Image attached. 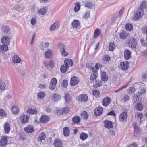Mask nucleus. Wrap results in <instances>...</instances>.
<instances>
[{
    "mask_svg": "<svg viewBox=\"0 0 147 147\" xmlns=\"http://www.w3.org/2000/svg\"><path fill=\"white\" fill-rule=\"evenodd\" d=\"M127 116V114L125 112L121 113L120 115L119 119L121 122H124L126 121V119Z\"/></svg>",
    "mask_w": 147,
    "mask_h": 147,
    "instance_id": "nucleus-7",
    "label": "nucleus"
},
{
    "mask_svg": "<svg viewBox=\"0 0 147 147\" xmlns=\"http://www.w3.org/2000/svg\"><path fill=\"white\" fill-rule=\"evenodd\" d=\"M63 134L65 136H68L69 134L70 129L68 127H65L63 128Z\"/></svg>",
    "mask_w": 147,
    "mask_h": 147,
    "instance_id": "nucleus-34",
    "label": "nucleus"
},
{
    "mask_svg": "<svg viewBox=\"0 0 147 147\" xmlns=\"http://www.w3.org/2000/svg\"><path fill=\"white\" fill-rule=\"evenodd\" d=\"M49 119V118L45 115H42L40 119V121L42 123H46Z\"/></svg>",
    "mask_w": 147,
    "mask_h": 147,
    "instance_id": "nucleus-26",
    "label": "nucleus"
},
{
    "mask_svg": "<svg viewBox=\"0 0 147 147\" xmlns=\"http://www.w3.org/2000/svg\"><path fill=\"white\" fill-rule=\"evenodd\" d=\"M6 115V113L4 110L2 109H0V116L5 117Z\"/></svg>",
    "mask_w": 147,
    "mask_h": 147,
    "instance_id": "nucleus-56",
    "label": "nucleus"
},
{
    "mask_svg": "<svg viewBox=\"0 0 147 147\" xmlns=\"http://www.w3.org/2000/svg\"><path fill=\"white\" fill-rule=\"evenodd\" d=\"M45 94L43 92L41 91L37 94V98L38 100H41L44 99L45 97Z\"/></svg>",
    "mask_w": 147,
    "mask_h": 147,
    "instance_id": "nucleus-29",
    "label": "nucleus"
},
{
    "mask_svg": "<svg viewBox=\"0 0 147 147\" xmlns=\"http://www.w3.org/2000/svg\"><path fill=\"white\" fill-rule=\"evenodd\" d=\"M143 117V114L141 113L137 112L135 114V117L138 119H140V122L141 121V119Z\"/></svg>",
    "mask_w": 147,
    "mask_h": 147,
    "instance_id": "nucleus-40",
    "label": "nucleus"
},
{
    "mask_svg": "<svg viewBox=\"0 0 147 147\" xmlns=\"http://www.w3.org/2000/svg\"><path fill=\"white\" fill-rule=\"evenodd\" d=\"M64 63L68 67L72 66L73 64V61L70 59H65L64 61Z\"/></svg>",
    "mask_w": 147,
    "mask_h": 147,
    "instance_id": "nucleus-24",
    "label": "nucleus"
},
{
    "mask_svg": "<svg viewBox=\"0 0 147 147\" xmlns=\"http://www.w3.org/2000/svg\"><path fill=\"white\" fill-rule=\"evenodd\" d=\"M127 43L128 44L129 47H131L133 49L136 48L137 45V41L135 39L131 37L128 39L127 41Z\"/></svg>",
    "mask_w": 147,
    "mask_h": 147,
    "instance_id": "nucleus-2",
    "label": "nucleus"
},
{
    "mask_svg": "<svg viewBox=\"0 0 147 147\" xmlns=\"http://www.w3.org/2000/svg\"><path fill=\"white\" fill-rule=\"evenodd\" d=\"M72 121L74 123L78 124L80 123V119L79 117L75 116L72 119Z\"/></svg>",
    "mask_w": 147,
    "mask_h": 147,
    "instance_id": "nucleus-41",
    "label": "nucleus"
},
{
    "mask_svg": "<svg viewBox=\"0 0 147 147\" xmlns=\"http://www.w3.org/2000/svg\"><path fill=\"white\" fill-rule=\"evenodd\" d=\"M76 99L79 102H84L88 100V96L86 94H82L77 96Z\"/></svg>",
    "mask_w": 147,
    "mask_h": 147,
    "instance_id": "nucleus-3",
    "label": "nucleus"
},
{
    "mask_svg": "<svg viewBox=\"0 0 147 147\" xmlns=\"http://www.w3.org/2000/svg\"><path fill=\"white\" fill-rule=\"evenodd\" d=\"M10 39L7 36H5L2 37L1 39V41L2 43L7 44H9Z\"/></svg>",
    "mask_w": 147,
    "mask_h": 147,
    "instance_id": "nucleus-21",
    "label": "nucleus"
},
{
    "mask_svg": "<svg viewBox=\"0 0 147 147\" xmlns=\"http://www.w3.org/2000/svg\"><path fill=\"white\" fill-rule=\"evenodd\" d=\"M102 85V82L100 80L96 79L94 82L93 86L94 88L100 87Z\"/></svg>",
    "mask_w": 147,
    "mask_h": 147,
    "instance_id": "nucleus-20",
    "label": "nucleus"
},
{
    "mask_svg": "<svg viewBox=\"0 0 147 147\" xmlns=\"http://www.w3.org/2000/svg\"><path fill=\"white\" fill-rule=\"evenodd\" d=\"M46 137V135L45 134L42 132V133L40 135L39 138H38V140L39 141L41 142L42 140H44Z\"/></svg>",
    "mask_w": 147,
    "mask_h": 147,
    "instance_id": "nucleus-44",
    "label": "nucleus"
},
{
    "mask_svg": "<svg viewBox=\"0 0 147 147\" xmlns=\"http://www.w3.org/2000/svg\"><path fill=\"white\" fill-rule=\"evenodd\" d=\"M19 119L22 123L24 124L28 122L29 117L27 115L23 114L20 116Z\"/></svg>",
    "mask_w": 147,
    "mask_h": 147,
    "instance_id": "nucleus-10",
    "label": "nucleus"
},
{
    "mask_svg": "<svg viewBox=\"0 0 147 147\" xmlns=\"http://www.w3.org/2000/svg\"><path fill=\"white\" fill-rule=\"evenodd\" d=\"M81 117L82 119H87L88 117V115L87 112L85 111L82 112L81 114Z\"/></svg>",
    "mask_w": 147,
    "mask_h": 147,
    "instance_id": "nucleus-42",
    "label": "nucleus"
},
{
    "mask_svg": "<svg viewBox=\"0 0 147 147\" xmlns=\"http://www.w3.org/2000/svg\"><path fill=\"white\" fill-rule=\"evenodd\" d=\"M93 94L96 97H99L100 96V94L99 90L96 89H94L92 91Z\"/></svg>",
    "mask_w": 147,
    "mask_h": 147,
    "instance_id": "nucleus-39",
    "label": "nucleus"
},
{
    "mask_svg": "<svg viewBox=\"0 0 147 147\" xmlns=\"http://www.w3.org/2000/svg\"><path fill=\"white\" fill-rule=\"evenodd\" d=\"M109 49L110 51H113L115 48V45L113 43H111L109 45Z\"/></svg>",
    "mask_w": 147,
    "mask_h": 147,
    "instance_id": "nucleus-54",
    "label": "nucleus"
},
{
    "mask_svg": "<svg viewBox=\"0 0 147 147\" xmlns=\"http://www.w3.org/2000/svg\"><path fill=\"white\" fill-rule=\"evenodd\" d=\"M57 80L55 78H52L50 82L49 88L51 90H54L56 86Z\"/></svg>",
    "mask_w": 147,
    "mask_h": 147,
    "instance_id": "nucleus-9",
    "label": "nucleus"
},
{
    "mask_svg": "<svg viewBox=\"0 0 147 147\" xmlns=\"http://www.w3.org/2000/svg\"><path fill=\"white\" fill-rule=\"evenodd\" d=\"M81 6L80 3L79 2H76L73 5V6H74V9H80Z\"/></svg>",
    "mask_w": 147,
    "mask_h": 147,
    "instance_id": "nucleus-51",
    "label": "nucleus"
},
{
    "mask_svg": "<svg viewBox=\"0 0 147 147\" xmlns=\"http://www.w3.org/2000/svg\"><path fill=\"white\" fill-rule=\"evenodd\" d=\"M143 108V106L141 103H138L136 106V109L138 111L142 110Z\"/></svg>",
    "mask_w": 147,
    "mask_h": 147,
    "instance_id": "nucleus-55",
    "label": "nucleus"
},
{
    "mask_svg": "<svg viewBox=\"0 0 147 147\" xmlns=\"http://www.w3.org/2000/svg\"><path fill=\"white\" fill-rule=\"evenodd\" d=\"M12 61L14 63H17L20 62L21 59L18 55H15L12 57Z\"/></svg>",
    "mask_w": 147,
    "mask_h": 147,
    "instance_id": "nucleus-19",
    "label": "nucleus"
},
{
    "mask_svg": "<svg viewBox=\"0 0 147 147\" xmlns=\"http://www.w3.org/2000/svg\"><path fill=\"white\" fill-rule=\"evenodd\" d=\"M100 30L99 29L97 28L94 31V38H97L100 35Z\"/></svg>",
    "mask_w": 147,
    "mask_h": 147,
    "instance_id": "nucleus-49",
    "label": "nucleus"
},
{
    "mask_svg": "<svg viewBox=\"0 0 147 147\" xmlns=\"http://www.w3.org/2000/svg\"><path fill=\"white\" fill-rule=\"evenodd\" d=\"M53 62L52 61H50L48 62V63L46 62L45 63V66H48L49 65L51 67H52L53 65Z\"/></svg>",
    "mask_w": 147,
    "mask_h": 147,
    "instance_id": "nucleus-61",
    "label": "nucleus"
},
{
    "mask_svg": "<svg viewBox=\"0 0 147 147\" xmlns=\"http://www.w3.org/2000/svg\"><path fill=\"white\" fill-rule=\"evenodd\" d=\"M104 126L105 127L109 129L113 127L112 122L108 120H105L104 121Z\"/></svg>",
    "mask_w": 147,
    "mask_h": 147,
    "instance_id": "nucleus-16",
    "label": "nucleus"
},
{
    "mask_svg": "<svg viewBox=\"0 0 147 147\" xmlns=\"http://www.w3.org/2000/svg\"><path fill=\"white\" fill-rule=\"evenodd\" d=\"M53 55V50L51 49H47L45 52V58L49 59Z\"/></svg>",
    "mask_w": 147,
    "mask_h": 147,
    "instance_id": "nucleus-12",
    "label": "nucleus"
},
{
    "mask_svg": "<svg viewBox=\"0 0 147 147\" xmlns=\"http://www.w3.org/2000/svg\"><path fill=\"white\" fill-rule=\"evenodd\" d=\"M126 29L129 31H131L133 30V25L130 24H127L125 25Z\"/></svg>",
    "mask_w": 147,
    "mask_h": 147,
    "instance_id": "nucleus-50",
    "label": "nucleus"
},
{
    "mask_svg": "<svg viewBox=\"0 0 147 147\" xmlns=\"http://www.w3.org/2000/svg\"><path fill=\"white\" fill-rule=\"evenodd\" d=\"M62 111L63 113L67 114L68 112L69 109L67 107H64Z\"/></svg>",
    "mask_w": 147,
    "mask_h": 147,
    "instance_id": "nucleus-63",
    "label": "nucleus"
},
{
    "mask_svg": "<svg viewBox=\"0 0 147 147\" xmlns=\"http://www.w3.org/2000/svg\"><path fill=\"white\" fill-rule=\"evenodd\" d=\"M60 26L59 23L58 22H55L51 26L50 30L51 31H53L58 29Z\"/></svg>",
    "mask_w": 147,
    "mask_h": 147,
    "instance_id": "nucleus-23",
    "label": "nucleus"
},
{
    "mask_svg": "<svg viewBox=\"0 0 147 147\" xmlns=\"http://www.w3.org/2000/svg\"><path fill=\"white\" fill-rule=\"evenodd\" d=\"M98 76V74L97 73H92L90 77V80L91 81V82H92L94 81V80L95 81L96 80V79Z\"/></svg>",
    "mask_w": 147,
    "mask_h": 147,
    "instance_id": "nucleus-37",
    "label": "nucleus"
},
{
    "mask_svg": "<svg viewBox=\"0 0 147 147\" xmlns=\"http://www.w3.org/2000/svg\"><path fill=\"white\" fill-rule=\"evenodd\" d=\"M101 76L102 81L105 82L107 80L108 77L107 75H106L105 72L104 71L102 72L101 73Z\"/></svg>",
    "mask_w": 147,
    "mask_h": 147,
    "instance_id": "nucleus-30",
    "label": "nucleus"
},
{
    "mask_svg": "<svg viewBox=\"0 0 147 147\" xmlns=\"http://www.w3.org/2000/svg\"><path fill=\"white\" fill-rule=\"evenodd\" d=\"M63 86L65 87H66L68 84V82L67 80H64L62 82Z\"/></svg>",
    "mask_w": 147,
    "mask_h": 147,
    "instance_id": "nucleus-64",
    "label": "nucleus"
},
{
    "mask_svg": "<svg viewBox=\"0 0 147 147\" xmlns=\"http://www.w3.org/2000/svg\"><path fill=\"white\" fill-rule=\"evenodd\" d=\"M144 15L143 10H137L134 14V19L136 21L139 20Z\"/></svg>",
    "mask_w": 147,
    "mask_h": 147,
    "instance_id": "nucleus-1",
    "label": "nucleus"
},
{
    "mask_svg": "<svg viewBox=\"0 0 147 147\" xmlns=\"http://www.w3.org/2000/svg\"><path fill=\"white\" fill-rule=\"evenodd\" d=\"M79 82V80L78 78L76 77H72L71 80L70 84L72 86H74L78 84Z\"/></svg>",
    "mask_w": 147,
    "mask_h": 147,
    "instance_id": "nucleus-13",
    "label": "nucleus"
},
{
    "mask_svg": "<svg viewBox=\"0 0 147 147\" xmlns=\"http://www.w3.org/2000/svg\"><path fill=\"white\" fill-rule=\"evenodd\" d=\"M141 9H147V3L145 1H142L141 4Z\"/></svg>",
    "mask_w": 147,
    "mask_h": 147,
    "instance_id": "nucleus-47",
    "label": "nucleus"
},
{
    "mask_svg": "<svg viewBox=\"0 0 147 147\" xmlns=\"http://www.w3.org/2000/svg\"><path fill=\"white\" fill-rule=\"evenodd\" d=\"M142 31L144 34H146L147 35V26H144L142 28Z\"/></svg>",
    "mask_w": 147,
    "mask_h": 147,
    "instance_id": "nucleus-62",
    "label": "nucleus"
},
{
    "mask_svg": "<svg viewBox=\"0 0 147 147\" xmlns=\"http://www.w3.org/2000/svg\"><path fill=\"white\" fill-rule=\"evenodd\" d=\"M38 12L39 14L44 15L46 13V10H38Z\"/></svg>",
    "mask_w": 147,
    "mask_h": 147,
    "instance_id": "nucleus-59",
    "label": "nucleus"
},
{
    "mask_svg": "<svg viewBox=\"0 0 147 147\" xmlns=\"http://www.w3.org/2000/svg\"><path fill=\"white\" fill-rule=\"evenodd\" d=\"M103 111V109L102 107H97L94 110V113L96 115H100Z\"/></svg>",
    "mask_w": 147,
    "mask_h": 147,
    "instance_id": "nucleus-27",
    "label": "nucleus"
},
{
    "mask_svg": "<svg viewBox=\"0 0 147 147\" xmlns=\"http://www.w3.org/2000/svg\"><path fill=\"white\" fill-rule=\"evenodd\" d=\"M52 100L54 102H57L61 99V96L59 94L53 93L51 95Z\"/></svg>",
    "mask_w": 147,
    "mask_h": 147,
    "instance_id": "nucleus-8",
    "label": "nucleus"
},
{
    "mask_svg": "<svg viewBox=\"0 0 147 147\" xmlns=\"http://www.w3.org/2000/svg\"><path fill=\"white\" fill-rule=\"evenodd\" d=\"M11 110L12 112L14 115H17L20 112L19 109L16 106H13L11 107Z\"/></svg>",
    "mask_w": 147,
    "mask_h": 147,
    "instance_id": "nucleus-25",
    "label": "nucleus"
},
{
    "mask_svg": "<svg viewBox=\"0 0 147 147\" xmlns=\"http://www.w3.org/2000/svg\"><path fill=\"white\" fill-rule=\"evenodd\" d=\"M54 144L56 147H62V142L58 139H57L55 140Z\"/></svg>",
    "mask_w": 147,
    "mask_h": 147,
    "instance_id": "nucleus-31",
    "label": "nucleus"
},
{
    "mask_svg": "<svg viewBox=\"0 0 147 147\" xmlns=\"http://www.w3.org/2000/svg\"><path fill=\"white\" fill-rule=\"evenodd\" d=\"M129 63L127 61L120 62L119 65V67L121 69L126 70L129 67Z\"/></svg>",
    "mask_w": 147,
    "mask_h": 147,
    "instance_id": "nucleus-4",
    "label": "nucleus"
},
{
    "mask_svg": "<svg viewBox=\"0 0 147 147\" xmlns=\"http://www.w3.org/2000/svg\"><path fill=\"white\" fill-rule=\"evenodd\" d=\"M146 92V90L145 89H143L141 90V92H138L137 93L138 95H139V97H140L142 95V94H144Z\"/></svg>",
    "mask_w": 147,
    "mask_h": 147,
    "instance_id": "nucleus-60",
    "label": "nucleus"
},
{
    "mask_svg": "<svg viewBox=\"0 0 147 147\" xmlns=\"http://www.w3.org/2000/svg\"><path fill=\"white\" fill-rule=\"evenodd\" d=\"M59 48L61 55L63 56H66L68 55V53L66 51L65 48V45L63 44H60L59 46Z\"/></svg>",
    "mask_w": 147,
    "mask_h": 147,
    "instance_id": "nucleus-6",
    "label": "nucleus"
},
{
    "mask_svg": "<svg viewBox=\"0 0 147 147\" xmlns=\"http://www.w3.org/2000/svg\"><path fill=\"white\" fill-rule=\"evenodd\" d=\"M141 98V96L140 97L139 95H138L136 93V94L134 96L133 98L134 102L135 103L137 102Z\"/></svg>",
    "mask_w": 147,
    "mask_h": 147,
    "instance_id": "nucleus-45",
    "label": "nucleus"
},
{
    "mask_svg": "<svg viewBox=\"0 0 147 147\" xmlns=\"http://www.w3.org/2000/svg\"><path fill=\"white\" fill-rule=\"evenodd\" d=\"M8 141V137L3 136L0 140V147H4L6 145Z\"/></svg>",
    "mask_w": 147,
    "mask_h": 147,
    "instance_id": "nucleus-5",
    "label": "nucleus"
},
{
    "mask_svg": "<svg viewBox=\"0 0 147 147\" xmlns=\"http://www.w3.org/2000/svg\"><path fill=\"white\" fill-rule=\"evenodd\" d=\"M130 97L128 95L126 94L123 97L121 98V100L124 102H126L129 100Z\"/></svg>",
    "mask_w": 147,
    "mask_h": 147,
    "instance_id": "nucleus-43",
    "label": "nucleus"
},
{
    "mask_svg": "<svg viewBox=\"0 0 147 147\" xmlns=\"http://www.w3.org/2000/svg\"><path fill=\"white\" fill-rule=\"evenodd\" d=\"M134 132L135 134H139L140 133V129L139 127L136 125V123H134Z\"/></svg>",
    "mask_w": 147,
    "mask_h": 147,
    "instance_id": "nucleus-32",
    "label": "nucleus"
},
{
    "mask_svg": "<svg viewBox=\"0 0 147 147\" xmlns=\"http://www.w3.org/2000/svg\"><path fill=\"white\" fill-rule=\"evenodd\" d=\"M4 132L5 133H8L10 130V126L8 123H6L4 126Z\"/></svg>",
    "mask_w": 147,
    "mask_h": 147,
    "instance_id": "nucleus-22",
    "label": "nucleus"
},
{
    "mask_svg": "<svg viewBox=\"0 0 147 147\" xmlns=\"http://www.w3.org/2000/svg\"><path fill=\"white\" fill-rule=\"evenodd\" d=\"M110 101L111 98L109 97H105L103 100L102 104L105 107H107L109 105Z\"/></svg>",
    "mask_w": 147,
    "mask_h": 147,
    "instance_id": "nucleus-11",
    "label": "nucleus"
},
{
    "mask_svg": "<svg viewBox=\"0 0 147 147\" xmlns=\"http://www.w3.org/2000/svg\"><path fill=\"white\" fill-rule=\"evenodd\" d=\"M8 50L7 45L3 44L0 46V53H4Z\"/></svg>",
    "mask_w": 147,
    "mask_h": 147,
    "instance_id": "nucleus-18",
    "label": "nucleus"
},
{
    "mask_svg": "<svg viewBox=\"0 0 147 147\" xmlns=\"http://www.w3.org/2000/svg\"><path fill=\"white\" fill-rule=\"evenodd\" d=\"M85 7L88 9H92L95 6V3L91 1H87L85 3L84 5Z\"/></svg>",
    "mask_w": 147,
    "mask_h": 147,
    "instance_id": "nucleus-14",
    "label": "nucleus"
},
{
    "mask_svg": "<svg viewBox=\"0 0 147 147\" xmlns=\"http://www.w3.org/2000/svg\"><path fill=\"white\" fill-rule=\"evenodd\" d=\"M68 68L65 64L63 65L60 67L61 72L63 73L66 72L68 71Z\"/></svg>",
    "mask_w": 147,
    "mask_h": 147,
    "instance_id": "nucleus-36",
    "label": "nucleus"
},
{
    "mask_svg": "<svg viewBox=\"0 0 147 147\" xmlns=\"http://www.w3.org/2000/svg\"><path fill=\"white\" fill-rule=\"evenodd\" d=\"M131 52L128 50H125L124 52V57L127 60L129 59L131 56Z\"/></svg>",
    "mask_w": 147,
    "mask_h": 147,
    "instance_id": "nucleus-17",
    "label": "nucleus"
},
{
    "mask_svg": "<svg viewBox=\"0 0 147 147\" xmlns=\"http://www.w3.org/2000/svg\"><path fill=\"white\" fill-rule=\"evenodd\" d=\"M72 24L74 28H76L80 24V23L79 20H74L72 22Z\"/></svg>",
    "mask_w": 147,
    "mask_h": 147,
    "instance_id": "nucleus-35",
    "label": "nucleus"
},
{
    "mask_svg": "<svg viewBox=\"0 0 147 147\" xmlns=\"http://www.w3.org/2000/svg\"><path fill=\"white\" fill-rule=\"evenodd\" d=\"M24 130L28 133H32L34 131V129L32 125H29L27 127L24 128Z\"/></svg>",
    "mask_w": 147,
    "mask_h": 147,
    "instance_id": "nucleus-28",
    "label": "nucleus"
},
{
    "mask_svg": "<svg viewBox=\"0 0 147 147\" xmlns=\"http://www.w3.org/2000/svg\"><path fill=\"white\" fill-rule=\"evenodd\" d=\"M64 98L65 100V102L67 103L69 102L71 100V98L69 95V94L67 93L65 94Z\"/></svg>",
    "mask_w": 147,
    "mask_h": 147,
    "instance_id": "nucleus-46",
    "label": "nucleus"
},
{
    "mask_svg": "<svg viewBox=\"0 0 147 147\" xmlns=\"http://www.w3.org/2000/svg\"><path fill=\"white\" fill-rule=\"evenodd\" d=\"M90 13L89 11H87L85 13L83 16V18L84 19H86L90 17Z\"/></svg>",
    "mask_w": 147,
    "mask_h": 147,
    "instance_id": "nucleus-53",
    "label": "nucleus"
},
{
    "mask_svg": "<svg viewBox=\"0 0 147 147\" xmlns=\"http://www.w3.org/2000/svg\"><path fill=\"white\" fill-rule=\"evenodd\" d=\"M27 113L29 114H34L37 113V111L35 109L29 108L27 111Z\"/></svg>",
    "mask_w": 147,
    "mask_h": 147,
    "instance_id": "nucleus-38",
    "label": "nucleus"
},
{
    "mask_svg": "<svg viewBox=\"0 0 147 147\" xmlns=\"http://www.w3.org/2000/svg\"><path fill=\"white\" fill-rule=\"evenodd\" d=\"M128 36V34L125 32H121L120 34V36L121 39H125Z\"/></svg>",
    "mask_w": 147,
    "mask_h": 147,
    "instance_id": "nucleus-48",
    "label": "nucleus"
},
{
    "mask_svg": "<svg viewBox=\"0 0 147 147\" xmlns=\"http://www.w3.org/2000/svg\"><path fill=\"white\" fill-rule=\"evenodd\" d=\"M88 137V135L84 132H82L80 135V138L82 141H84Z\"/></svg>",
    "mask_w": 147,
    "mask_h": 147,
    "instance_id": "nucleus-33",
    "label": "nucleus"
},
{
    "mask_svg": "<svg viewBox=\"0 0 147 147\" xmlns=\"http://www.w3.org/2000/svg\"><path fill=\"white\" fill-rule=\"evenodd\" d=\"M103 59L105 61L108 62L110 61V58L108 55H105L103 56Z\"/></svg>",
    "mask_w": 147,
    "mask_h": 147,
    "instance_id": "nucleus-57",
    "label": "nucleus"
},
{
    "mask_svg": "<svg viewBox=\"0 0 147 147\" xmlns=\"http://www.w3.org/2000/svg\"><path fill=\"white\" fill-rule=\"evenodd\" d=\"M5 84L3 81H0V90H4L5 89Z\"/></svg>",
    "mask_w": 147,
    "mask_h": 147,
    "instance_id": "nucleus-52",
    "label": "nucleus"
},
{
    "mask_svg": "<svg viewBox=\"0 0 147 147\" xmlns=\"http://www.w3.org/2000/svg\"><path fill=\"white\" fill-rule=\"evenodd\" d=\"M32 25H35L37 22L36 18L35 17H33L30 21Z\"/></svg>",
    "mask_w": 147,
    "mask_h": 147,
    "instance_id": "nucleus-58",
    "label": "nucleus"
},
{
    "mask_svg": "<svg viewBox=\"0 0 147 147\" xmlns=\"http://www.w3.org/2000/svg\"><path fill=\"white\" fill-rule=\"evenodd\" d=\"M1 30L4 34H7L9 32L10 28L8 26L3 25L1 28Z\"/></svg>",
    "mask_w": 147,
    "mask_h": 147,
    "instance_id": "nucleus-15",
    "label": "nucleus"
}]
</instances>
